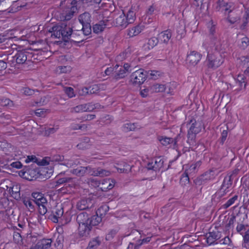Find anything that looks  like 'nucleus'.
I'll return each instance as SVG.
<instances>
[{
  "label": "nucleus",
  "mask_w": 249,
  "mask_h": 249,
  "mask_svg": "<svg viewBox=\"0 0 249 249\" xmlns=\"http://www.w3.org/2000/svg\"><path fill=\"white\" fill-rule=\"evenodd\" d=\"M76 221L79 225L78 230L79 236L87 237L89 236L92 227L101 223V218L97 215L89 217L87 213L83 212L77 215Z\"/></svg>",
  "instance_id": "f257e3e1"
},
{
  "label": "nucleus",
  "mask_w": 249,
  "mask_h": 249,
  "mask_svg": "<svg viewBox=\"0 0 249 249\" xmlns=\"http://www.w3.org/2000/svg\"><path fill=\"white\" fill-rule=\"evenodd\" d=\"M223 171L220 168L212 167L194 180L195 185L200 186L209 181L214 180L218 174Z\"/></svg>",
  "instance_id": "f03ea898"
},
{
  "label": "nucleus",
  "mask_w": 249,
  "mask_h": 249,
  "mask_svg": "<svg viewBox=\"0 0 249 249\" xmlns=\"http://www.w3.org/2000/svg\"><path fill=\"white\" fill-rule=\"evenodd\" d=\"M224 58L220 53L208 52L206 63L209 69L215 70L220 67L224 62Z\"/></svg>",
  "instance_id": "7ed1b4c3"
},
{
  "label": "nucleus",
  "mask_w": 249,
  "mask_h": 249,
  "mask_svg": "<svg viewBox=\"0 0 249 249\" xmlns=\"http://www.w3.org/2000/svg\"><path fill=\"white\" fill-rule=\"evenodd\" d=\"M147 72L143 69H139L132 72L130 76V82L134 85H141L145 81Z\"/></svg>",
  "instance_id": "20e7f679"
},
{
  "label": "nucleus",
  "mask_w": 249,
  "mask_h": 249,
  "mask_svg": "<svg viewBox=\"0 0 249 249\" xmlns=\"http://www.w3.org/2000/svg\"><path fill=\"white\" fill-rule=\"evenodd\" d=\"M33 55L27 50H22L17 52L16 54L13 57V61H15L18 64H23L26 61H30Z\"/></svg>",
  "instance_id": "39448f33"
},
{
  "label": "nucleus",
  "mask_w": 249,
  "mask_h": 249,
  "mask_svg": "<svg viewBox=\"0 0 249 249\" xmlns=\"http://www.w3.org/2000/svg\"><path fill=\"white\" fill-rule=\"evenodd\" d=\"M202 56V54L197 51H191L187 54L186 63L190 67H195L199 62Z\"/></svg>",
  "instance_id": "423d86ee"
},
{
  "label": "nucleus",
  "mask_w": 249,
  "mask_h": 249,
  "mask_svg": "<svg viewBox=\"0 0 249 249\" xmlns=\"http://www.w3.org/2000/svg\"><path fill=\"white\" fill-rule=\"evenodd\" d=\"M61 26L63 27L62 30V40L64 41L67 42L71 39V37L72 39L77 38L75 33H72V26H71L69 24L67 25L65 22H61Z\"/></svg>",
  "instance_id": "0eeeda50"
},
{
  "label": "nucleus",
  "mask_w": 249,
  "mask_h": 249,
  "mask_svg": "<svg viewBox=\"0 0 249 249\" xmlns=\"http://www.w3.org/2000/svg\"><path fill=\"white\" fill-rule=\"evenodd\" d=\"M164 161L160 157L156 158L148 162L146 165L147 170H152L155 172L160 171L163 167Z\"/></svg>",
  "instance_id": "6e6552de"
},
{
  "label": "nucleus",
  "mask_w": 249,
  "mask_h": 249,
  "mask_svg": "<svg viewBox=\"0 0 249 249\" xmlns=\"http://www.w3.org/2000/svg\"><path fill=\"white\" fill-rule=\"evenodd\" d=\"M232 8H234L233 3L225 2L224 0H219L216 3L215 10L218 12H224V14L226 15L227 12Z\"/></svg>",
  "instance_id": "1a4fd4ad"
},
{
  "label": "nucleus",
  "mask_w": 249,
  "mask_h": 249,
  "mask_svg": "<svg viewBox=\"0 0 249 249\" xmlns=\"http://www.w3.org/2000/svg\"><path fill=\"white\" fill-rule=\"evenodd\" d=\"M206 242L211 245L221 237V233L218 231H213L207 233L206 235Z\"/></svg>",
  "instance_id": "9d476101"
},
{
  "label": "nucleus",
  "mask_w": 249,
  "mask_h": 249,
  "mask_svg": "<svg viewBox=\"0 0 249 249\" xmlns=\"http://www.w3.org/2000/svg\"><path fill=\"white\" fill-rule=\"evenodd\" d=\"M93 205V200L88 198L79 200L77 203L76 207L79 210H85L92 208Z\"/></svg>",
  "instance_id": "9b49d317"
},
{
  "label": "nucleus",
  "mask_w": 249,
  "mask_h": 249,
  "mask_svg": "<svg viewBox=\"0 0 249 249\" xmlns=\"http://www.w3.org/2000/svg\"><path fill=\"white\" fill-rule=\"evenodd\" d=\"M227 14H228L227 20L231 24L236 22L240 19L241 15L240 12L237 10H234V8L229 10Z\"/></svg>",
  "instance_id": "f8f14e48"
},
{
  "label": "nucleus",
  "mask_w": 249,
  "mask_h": 249,
  "mask_svg": "<svg viewBox=\"0 0 249 249\" xmlns=\"http://www.w3.org/2000/svg\"><path fill=\"white\" fill-rule=\"evenodd\" d=\"M48 159H49V161L47 160V159H43L40 165H48L50 163L49 162H52L53 163L57 162L58 164H61V163H63L64 160V156L58 154L53 155L52 157L48 158Z\"/></svg>",
  "instance_id": "ddd939ff"
},
{
  "label": "nucleus",
  "mask_w": 249,
  "mask_h": 249,
  "mask_svg": "<svg viewBox=\"0 0 249 249\" xmlns=\"http://www.w3.org/2000/svg\"><path fill=\"white\" fill-rule=\"evenodd\" d=\"M210 47L211 48L213 47L214 50L218 53L222 51L224 48L219 36H212V39L210 40Z\"/></svg>",
  "instance_id": "4468645a"
},
{
  "label": "nucleus",
  "mask_w": 249,
  "mask_h": 249,
  "mask_svg": "<svg viewBox=\"0 0 249 249\" xmlns=\"http://www.w3.org/2000/svg\"><path fill=\"white\" fill-rule=\"evenodd\" d=\"M76 10V8L74 6H71L70 8H67L61 14V19L64 21L71 20L73 17Z\"/></svg>",
  "instance_id": "2eb2a0df"
},
{
  "label": "nucleus",
  "mask_w": 249,
  "mask_h": 249,
  "mask_svg": "<svg viewBox=\"0 0 249 249\" xmlns=\"http://www.w3.org/2000/svg\"><path fill=\"white\" fill-rule=\"evenodd\" d=\"M114 23L116 26L120 27L122 29L126 28L128 25L126 20L125 15L124 12L115 18Z\"/></svg>",
  "instance_id": "dca6fc26"
},
{
  "label": "nucleus",
  "mask_w": 249,
  "mask_h": 249,
  "mask_svg": "<svg viewBox=\"0 0 249 249\" xmlns=\"http://www.w3.org/2000/svg\"><path fill=\"white\" fill-rule=\"evenodd\" d=\"M62 29L63 27L61 26V22H60L50 28L49 32L52 33V36H54L56 38L62 39Z\"/></svg>",
  "instance_id": "f3484780"
},
{
  "label": "nucleus",
  "mask_w": 249,
  "mask_h": 249,
  "mask_svg": "<svg viewBox=\"0 0 249 249\" xmlns=\"http://www.w3.org/2000/svg\"><path fill=\"white\" fill-rule=\"evenodd\" d=\"M122 66L116 65L114 72V78L118 80L124 78L126 76V72Z\"/></svg>",
  "instance_id": "a211bd4d"
},
{
  "label": "nucleus",
  "mask_w": 249,
  "mask_h": 249,
  "mask_svg": "<svg viewBox=\"0 0 249 249\" xmlns=\"http://www.w3.org/2000/svg\"><path fill=\"white\" fill-rule=\"evenodd\" d=\"M32 196L34 198V202L36 204L47 203V200L44 195L39 192H34L32 194Z\"/></svg>",
  "instance_id": "6ab92c4d"
},
{
  "label": "nucleus",
  "mask_w": 249,
  "mask_h": 249,
  "mask_svg": "<svg viewBox=\"0 0 249 249\" xmlns=\"http://www.w3.org/2000/svg\"><path fill=\"white\" fill-rule=\"evenodd\" d=\"M159 42V39L158 37H152L143 45V49L145 51L150 50L156 46L158 44Z\"/></svg>",
  "instance_id": "aec40b11"
},
{
  "label": "nucleus",
  "mask_w": 249,
  "mask_h": 249,
  "mask_svg": "<svg viewBox=\"0 0 249 249\" xmlns=\"http://www.w3.org/2000/svg\"><path fill=\"white\" fill-rule=\"evenodd\" d=\"M172 36L171 32L170 30H166L162 32L159 35V41L164 44H167Z\"/></svg>",
  "instance_id": "412c9836"
},
{
  "label": "nucleus",
  "mask_w": 249,
  "mask_h": 249,
  "mask_svg": "<svg viewBox=\"0 0 249 249\" xmlns=\"http://www.w3.org/2000/svg\"><path fill=\"white\" fill-rule=\"evenodd\" d=\"M20 189V187L18 184H15L12 187H10V193L11 196L16 200H18L21 197Z\"/></svg>",
  "instance_id": "4be33fe9"
},
{
  "label": "nucleus",
  "mask_w": 249,
  "mask_h": 249,
  "mask_svg": "<svg viewBox=\"0 0 249 249\" xmlns=\"http://www.w3.org/2000/svg\"><path fill=\"white\" fill-rule=\"evenodd\" d=\"M107 20H101L93 26V31L96 34L102 32L107 26Z\"/></svg>",
  "instance_id": "5701e85b"
},
{
  "label": "nucleus",
  "mask_w": 249,
  "mask_h": 249,
  "mask_svg": "<svg viewBox=\"0 0 249 249\" xmlns=\"http://www.w3.org/2000/svg\"><path fill=\"white\" fill-rule=\"evenodd\" d=\"M109 207L107 204L101 205L96 211V214L98 217L101 218V222L102 221V218L107 214L109 211Z\"/></svg>",
  "instance_id": "b1692460"
},
{
  "label": "nucleus",
  "mask_w": 249,
  "mask_h": 249,
  "mask_svg": "<svg viewBox=\"0 0 249 249\" xmlns=\"http://www.w3.org/2000/svg\"><path fill=\"white\" fill-rule=\"evenodd\" d=\"M101 244V240L99 237L92 238L89 242L88 247L85 249H97Z\"/></svg>",
  "instance_id": "393cba45"
},
{
  "label": "nucleus",
  "mask_w": 249,
  "mask_h": 249,
  "mask_svg": "<svg viewBox=\"0 0 249 249\" xmlns=\"http://www.w3.org/2000/svg\"><path fill=\"white\" fill-rule=\"evenodd\" d=\"M78 20L82 25L90 23L91 22V15L88 12H85L79 15Z\"/></svg>",
  "instance_id": "a878e982"
},
{
  "label": "nucleus",
  "mask_w": 249,
  "mask_h": 249,
  "mask_svg": "<svg viewBox=\"0 0 249 249\" xmlns=\"http://www.w3.org/2000/svg\"><path fill=\"white\" fill-rule=\"evenodd\" d=\"M202 127L203 124L201 122L195 121L192 124L189 130L193 131V132L195 133L198 134L201 131Z\"/></svg>",
  "instance_id": "bb28decb"
},
{
  "label": "nucleus",
  "mask_w": 249,
  "mask_h": 249,
  "mask_svg": "<svg viewBox=\"0 0 249 249\" xmlns=\"http://www.w3.org/2000/svg\"><path fill=\"white\" fill-rule=\"evenodd\" d=\"M166 87L164 85L154 84L150 86V92L151 93L160 92L165 91Z\"/></svg>",
  "instance_id": "cd10ccee"
},
{
  "label": "nucleus",
  "mask_w": 249,
  "mask_h": 249,
  "mask_svg": "<svg viewBox=\"0 0 249 249\" xmlns=\"http://www.w3.org/2000/svg\"><path fill=\"white\" fill-rule=\"evenodd\" d=\"M114 184L115 181L114 180L107 178L103 180L102 183L103 186L101 187V189L103 190H110L113 188Z\"/></svg>",
  "instance_id": "c85d7f7f"
},
{
  "label": "nucleus",
  "mask_w": 249,
  "mask_h": 249,
  "mask_svg": "<svg viewBox=\"0 0 249 249\" xmlns=\"http://www.w3.org/2000/svg\"><path fill=\"white\" fill-rule=\"evenodd\" d=\"M52 240L51 239H43L39 240L38 243V246L40 249H49L51 246Z\"/></svg>",
  "instance_id": "c756f323"
},
{
  "label": "nucleus",
  "mask_w": 249,
  "mask_h": 249,
  "mask_svg": "<svg viewBox=\"0 0 249 249\" xmlns=\"http://www.w3.org/2000/svg\"><path fill=\"white\" fill-rule=\"evenodd\" d=\"M131 54V50L129 48H127L124 51L120 53L116 57L117 61H122L126 58L130 56Z\"/></svg>",
  "instance_id": "7c9ffc66"
},
{
  "label": "nucleus",
  "mask_w": 249,
  "mask_h": 249,
  "mask_svg": "<svg viewBox=\"0 0 249 249\" xmlns=\"http://www.w3.org/2000/svg\"><path fill=\"white\" fill-rule=\"evenodd\" d=\"M232 174H228L224 178L221 186L229 189L231 187L232 183Z\"/></svg>",
  "instance_id": "2f4dec72"
},
{
  "label": "nucleus",
  "mask_w": 249,
  "mask_h": 249,
  "mask_svg": "<svg viewBox=\"0 0 249 249\" xmlns=\"http://www.w3.org/2000/svg\"><path fill=\"white\" fill-rule=\"evenodd\" d=\"M22 201L24 205L30 211L33 212L35 210V207L33 202V200L28 197H24L22 198Z\"/></svg>",
  "instance_id": "473e14b6"
},
{
  "label": "nucleus",
  "mask_w": 249,
  "mask_h": 249,
  "mask_svg": "<svg viewBox=\"0 0 249 249\" xmlns=\"http://www.w3.org/2000/svg\"><path fill=\"white\" fill-rule=\"evenodd\" d=\"M197 134L188 130L187 134V142L190 146L195 145L196 144V135Z\"/></svg>",
  "instance_id": "72a5a7b5"
},
{
  "label": "nucleus",
  "mask_w": 249,
  "mask_h": 249,
  "mask_svg": "<svg viewBox=\"0 0 249 249\" xmlns=\"http://www.w3.org/2000/svg\"><path fill=\"white\" fill-rule=\"evenodd\" d=\"M142 30V28L140 26L133 27L131 29L128 30L127 35L130 37L136 36L141 32Z\"/></svg>",
  "instance_id": "f704fd0d"
},
{
  "label": "nucleus",
  "mask_w": 249,
  "mask_h": 249,
  "mask_svg": "<svg viewBox=\"0 0 249 249\" xmlns=\"http://www.w3.org/2000/svg\"><path fill=\"white\" fill-rule=\"evenodd\" d=\"M201 163L202 162L200 160H198L194 164H192L190 167L186 171L189 173V174L196 173L198 171V169L201 165Z\"/></svg>",
  "instance_id": "c9c22d12"
},
{
  "label": "nucleus",
  "mask_w": 249,
  "mask_h": 249,
  "mask_svg": "<svg viewBox=\"0 0 249 249\" xmlns=\"http://www.w3.org/2000/svg\"><path fill=\"white\" fill-rule=\"evenodd\" d=\"M126 20L128 24H131L133 23L136 19L135 13L134 11L132 10H129L126 15H125Z\"/></svg>",
  "instance_id": "e433bc0d"
},
{
  "label": "nucleus",
  "mask_w": 249,
  "mask_h": 249,
  "mask_svg": "<svg viewBox=\"0 0 249 249\" xmlns=\"http://www.w3.org/2000/svg\"><path fill=\"white\" fill-rule=\"evenodd\" d=\"M32 172L35 173V171L32 169L27 168L26 170L24 169L23 170L19 171V175L20 176L26 179L32 180V179L30 178L29 176L30 175V173Z\"/></svg>",
  "instance_id": "4c0bfd02"
},
{
  "label": "nucleus",
  "mask_w": 249,
  "mask_h": 249,
  "mask_svg": "<svg viewBox=\"0 0 249 249\" xmlns=\"http://www.w3.org/2000/svg\"><path fill=\"white\" fill-rule=\"evenodd\" d=\"M71 173L78 177H83L85 175V169L84 167L80 166L71 171Z\"/></svg>",
  "instance_id": "58836bf2"
},
{
  "label": "nucleus",
  "mask_w": 249,
  "mask_h": 249,
  "mask_svg": "<svg viewBox=\"0 0 249 249\" xmlns=\"http://www.w3.org/2000/svg\"><path fill=\"white\" fill-rule=\"evenodd\" d=\"M52 212L60 218L63 214V208L61 205H57L53 209Z\"/></svg>",
  "instance_id": "ea45409f"
},
{
  "label": "nucleus",
  "mask_w": 249,
  "mask_h": 249,
  "mask_svg": "<svg viewBox=\"0 0 249 249\" xmlns=\"http://www.w3.org/2000/svg\"><path fill=\"white\" fill-rule=\"evenodd\" d=\"M85 112H90L99 108L100 105L99 104H93L92 103L84 104Z\"/></svg>",
  "instance_id": "a19ab883"
},
{
  "label": "nucleus",
  "mask_w": 249,
  "mask_h": 249,
  "mask_svg": "<svg viewBox=\"0 0 249 249\" xmlns=\"http://www.w3.org/2000/svg\"><path fill=\"white\" fill-rule=\"evenodd\" d=\"M245 77L243 74H238L237 78L235 79L236 84L241 88L243 86L245 88L246 86V82L245 81Z\"/></svg>",
  "instance_id": "79ce46f5"
},
{
  "label": "nucleus",
  "mask_w": 249,
  "mask_h": 249,
  "mask_svg": "<svg viewBox=\"0 0 249 249\" xmlns=\"http://www.w3.org/2000/svg\"><path fill=\"white\" fill-rule=\"evenodd\" d=\"M228 192H229L228 189L221 186L220 188L216 192L214 196L215 197H217L218 198L220 199L224 196Z\"/></svg>",
  "instance_id": "37998d69"
},
{
  "label": "nucleus",
  "mask_w": 249,
  "mask_h": 249,
  "mask_svg": "<svg viewBox=\"0 0 249 249\" xmlns=\"http://www.w3.org/2000/svg\"><path fill=\"white\" fill-rule=\"evenodd\" d=\"M83 112H85L84 104L78 105L70 109V112L71 113H81Z\"/></svg>",
  "instance_id": "c03bdc74"
},
{
  "label": "nucleus",
  "mask_w": 249,
  "mask_h": 249,
  "mask_svg": "<svg viewBox=\"0 0 249 249\" xmlns=\"http://www.w3.org/2000/svg\"><path fill=\"white\" fill-rule=\"evenodd\" d=\"M82 34L85 36H88L91 33V27L90 23L82 25V28L81 30Z\"/></svg>",
  "instance_id": "a18cd8bd"
},
{
  "label": "nucleus",
  "mask_w": 249,
  "mask_h": 249,
  "mask_svg": "<svg viewBox=\"0 0 249 249\" xmlns=\"http://www.w3.org/2000/svg\"><path fill=\"white\" fill-rule=\"evenodd\" d=\"M74 178L70 177H64L58 179L56 182V187L60 184H62L67 182H73Z\"/></svg>",
  "instance_id": "49530a36"
},
{
  "label": "nucleus",
  "mask_w": 249,
  "mask_h": 249,
  "mask_svg": "<svg viewBox=\"0 0 249 249\" xmlns=\"http://www.w3.org/2000/svg\"><path fill=\"white\" fill-rule=\"evenodd\" d=\"M72 33H75L76 36H77V38L76 39H72V37H71V39L72 41H73L74 42H80L81 41H82L84 40V38H83L81 37V35L82 34L81 30H74L73 31L72 30Z\"/></svg>",
  "instance_id": "de8ad7c7"
},
{
  "label": "nucleus",
  "mask_w": 249,
  "mask_h": 249,
  "mask_svg": "<svg viewBox=\"0 0 249 249\" xmlns=\"http://www.w3.org/2000/svg\"><path fill=\"white\" fill-rule=\"evenodd\" d=\"M159 141H160V142L162 145L165 146H166L168 144L172 143L174 141V140L172 138L163 137H159Z\"/></svg>",
  "instance_id": "09e8293b"
},
{
  "label": "nucleus",
  "mask_w": 249,
  "mask_h": 249,
  "mask_svg": "<svg viewBox=\"0 0 249 249\" xmlns=\"http://www.w3.org/2000/svg\"><path fill=\"white\" fill-rule=\"evenodd\" d=\"M97 176L100 177H104L105 176H108L110 175V172L108 170L102 169L101 168H97Z\"/></svg>",
  "instance_id": "8fccbe9b"
},
{
  "label": "nucleus",
  "mask_w": 249,
  "mask_h": 249,
  "mask_svg": "<svg viewBox=\"0 0 249 249\" xmlns=\"http://www.w3.org/2000/svg\"><path fill=\"white\" fill-rule=\"evenodd\" d=\"M188 173L187 171H185V172L182 175L181 178H180V182L181 183H184V185H186V184H188L189 183L190 180L188 176Z\"/></svg>",
  "instance_id": "3c124183"
},
{
  "label": "nucleus",
  "mask_w": 249,
  "mask_h": 249,
  "mask_svg": "<svg viewBox=\"0 0 249 249\" xmlns=\"http://www.w3.org/2000/svg\"><path fill=\"white\" fill-rule=\"evenodd\" d=\"M47 203L45 204H39V205H37L39 208V213L41 215H45L47 212V209L46 207V205Z\"/></svg>",
  "instance_id": "603ef678"
},
{
  "label": "nucleus",
  "mask_w": 249,
  "mask_h": 249,
  "mask_svg": "<svg viewBox=\"0 0 249 249\" xmlns=\"http://www.w3.org/2000/svg\"><path fill=\"white\" fill-rule=\"evenodd\" d=\"M13 240L17 244H19L22 242V238L20 234L17 231H14L13 233Z\"/></svg>",
  "instance_id": "864d4df0"
},
{
  "label": "nucleus",
  "mask_w": 249,
  "mask_h": 249,
  "mask_svg": "<svg viewBox=\"0 0 249 249\" xmlns=\"http://www.w3.org/2000/svg\"><path fill=\"white\" fill-rule=\"evenodd\" d=\"M0 104L3 107H10L13 105V102L8 98H2L0 100Z\"/></svg>",
  "instance_id": "5fc2aeb1"
},
{
  "label": "nucleus",
  "mask_w": 249,
  "mask_h": 249,
  "mask_svg": "<svg viewBox=\"0 0 249 249\" xmlns=\"http://www.w3.org/2000/svg\"><path fill=\"white\" fill-rule=\"evenodd\" d=\"M63 237L62 236H58V237L56 239L55 242L54 243L55 247L57 248L58 249L62 248L63 247Z\"/></svg>",
  "instance_id": "6e6d98bb"
},
{
  "label": "nucleus",
  "mask_w": 249,
  "mask_h": 249,
  "mask_svg": "<svg viewBox=\"0 0 249 249\" xmlns=\"http://www.w3.org/2000/svg\"><path fill=\"white\" fill-rule=\"evenodd\" d=\"M237 197L238 196L236 195L233 196L232 198L228 200V201L225 204H224L223 207L225 209H227L229 207L234 203L235 201L237 200Z\"/></svg>",
  "instance_id": "4d7b16f0"
},
{
  "label": "nucleus",
  "mask_w": 249,
  "mask_h": 249,
  "mask_svg": "<svg viewBox=\"0 0 249 249\" xmlns=\"http://www.w3.org/2000/svg\"><path fill=\"white\" fill-rule=\"evenodd\" d=\"M124 129L126 131H134L136 128V124L135 123H127L124 125Z\"/></svg>",
  "instance_id": "13d9d810"
},
{
  "label": "nucleus",
  "mask_w": 249,
  "mask_h": 249,
  "mask_svg": "<svg viewBox=\"0 0 249 249\" xmlns=\"http://www.w3.org/2000/svg\"><path fill=\"white\" fill-rule=\"evenodd\" d=\"M89 138H86L85 139V142H81L79 143V144H78L77 145V147L79 149H84V148H87L88 147V146H89V144H88V142H89Z\"/></svg>",
  "instance_id": "bf43d9fd"
},
{
  "label": "nucleus",
  "mask_w": 249,
  "mask_h": 249,
  "mask_svg": "<svg viewBox=\"0 0 249 249\" xmlns=\"http://www.w3.org/2000/svg\"><path fill=\"white\" fill-rule=\"evenodd\" d=\"M66 94L70 97L72 98L75 96L73 89L71 87H67L65 89Z\"/></svg>",
  "instance_id": "052dcab7"
},
{
  "label": "nucleus",
  "mask_w": 249,
  "mask_h": 249,
  "mask_svg": "<svg viewBox=\"0 0 249 249\" xmlns=\"http://www.w3.org/2000/svg\"><path fill=\"white\" fill-rule=\"evenodd\" d=\"M28 242L30 244H33L36 245L38 242V240L37 237L36 235H30L27 237Z\"/></svg>",
  "instance_id": "680f3d73"
},
{
  "label": "nucleus",
  "mask_w": 249,
  "mask_h": 249,
  "mask_svg": "<svg viewBox=\"0 0 249 249\" xmlns=\"http://www.w3.org/2000/svg\"><path fill=\"white\" fill-rule=\"evenodd\" d=\"M22 92L26 96H31L34 94L35 90L30 89L29 88L26 87L22 89Z\"/></svg>",
  "instance_id": "e2e57ef3"
},
{
  "label": "nucleus",
  "mask_w": 249,
  "mask_h": 249,
  "mask_svg": "<svg viewBox=\"0 0 249 249\" xmlns=\"http://www.w3.org/2000/svg\"><path fill=\"white\" fill-rule=\"evenodd\" d=\"M89 89L90 94H96L99 90V88L97 85H94L92 86L89 87Z\"/></svg>",
  "instance_id": "0e129e2a"
},
{
  "label": "nucleus",
  "mask_w": 249,
  "mask_h": 249,
  "mask_svg": "<svg viewBox=\"0 0 249 249\" xmlns=\"http://www.w3.org/2000/svg\"><path fill=\"white\" fill-rule=\"evenodd\" d=\"M228 136V131L227 130H224L221 133V136L220 139L219 140L220 143L221 144H223L224 142L226 140V138Z\"/></svg>",
  "instance_id": "69168bd1"
},
{
  "label": "nucleus",
  "mask_w": 249,
  "mask_h": 249,
  "mask_svg": "<svg viewBox=\"0 0 249 249\" xmlns=\"http://www.w3.org/2000/svg\"><path fill=\"white\" fill-rule=\"evenodd\" d=\"M31 161H32L34 163H36L39 164V162H38V160L37 158L34 155L28 156L26 159L25 160L26 163H29Z\"/></svg>",
  "instance_id": "338daca9"
},
{
  "label": "nucleus",
  "mask_w": 249,
  "mask_h": 249,
  "mask_svg": "<svg viewBox=\"0 0 249 249\" xmlns=\"http://www.w3.org/2000/svg\"><path fill=\"white\" fill-rule=\"evenodd\" d=\"M243 19H244L243 23L241 25V27H240V28L241 29H242V30H243V29H244L245 28V27L247 26V24H248V23L249 21V14L248 15H246V14L245 13V15H244V18H243Z\"/></svg>",
  "instance_id": "774afa93"
}]
</instances>
